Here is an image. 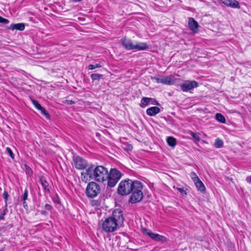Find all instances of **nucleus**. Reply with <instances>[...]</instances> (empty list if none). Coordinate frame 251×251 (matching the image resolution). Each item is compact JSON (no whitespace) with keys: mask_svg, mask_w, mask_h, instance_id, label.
<instances>
[{"mask_svg":"<svg viewBox=\"0 0 251 251\" xmlns=\"http://www.w3.org/2000/svg\"><path fill=\"white\" fill-rule=\"evenodd\" d=\"M223 141L222 140L218 138L216 139L215 141L214 146L216 148H221L223 147Z\"/></svg>","mask_w":251,"mask_h":251,"instance_id":"nucleus-24","label":"nucleus"},{"mask_svg":"<svg viewBox=\"0 0 251 251\" xmlns=\"http://www.w3.org/2000/svg\"><path fill=\"white\" fill-rule=\"evenodd\" d=\"M74 2H79L81 1L82 0H72Z\"/></svg>","mask_w":251,"mask_h":251,"instance_id":"nucleus-43","label":"nucleus"},{"mask_svg":"<svg viewBox=\"0 0 251 251\" xmlns=\"http://www.w3.org/2000/svg\"><path fill=\"white\" fill-rule=\"evenodd\" d=\"M149 104L159 105V103L154 99L147 97H143L141 100L140 106L142 108H145Z\"/></svg>","mask_w":251,"mask_h":251,"instance_id":"nucleus-9","label":"nucleus"},{"mask_svg":"<svg viewBox=\"0 0 251 251\" xmlns=\"http://www.w3.org/2000/svg\"><path fill=\"white\" fill-rule=\"evenodd\" d=\"M39 180L44 191L49 192L50 189L49 188V183L47 182L46 177L43 176H40L39 177Z\"/></svg>","mask_w":251,"mask_h":251,"instance_id":"nucleus-16","label":"nucleus"},{"mask_svg":"<svg viewBox=\"0 0 251 251\" xmlns=\"http://www.w3.org/2000/svg\"><path fill=\"white\" fill-rule=\"evenodd\" d=\"M45 208L47 210L50 211L52 209V206L51 205H50L49 204H46L45 205Z\"/></svg>","mask_w":251,"mask_h":251,"instance_id":"nucleus-36","label":"nucleus"},{"mask_svg":"<svg viewBox=\"0 0 251 251\" xmlns=\"http://www.w3.org/2000/svg\"><path fill=\"white\" fill-rule=\"evenodd\" d=\"M39 110L41 111V112H42V113L43 114H44L45 115V116L48 118V119H49L50 118V115L49 114V113L47 112V111H46V110L44 108V107H42V108L41 109H40Z\"/></svg>","mask_w":251,"mask_h":251,"instance_id":"nucleus-31","label":"nucleus"},{"mask_svg":"<svg viewBox=\"0 0 251 251\" xmlns=\"http://www.w3.org/2000/svg\"><path fill=\"white\" fill-rule=\"evenodd\" d=\"M138 180L132 181L127 179L122 180L119 184L117 192L122 196L127 195L130 194L135 188V184L140 183Z\"/></svg>","mask_w":251,"mask_h":251,"instance_id":"nucleus-3","label":"nucleus"},{"mask_svg":"<svg viewBox=\"0 0 251 251\" xmlns=\"http://www.w3.org/2000/svg\"><path fill=\"white\" fill-rule=\"evenodd\" d=\"M188 26L191 30L196 32L198 30L199 25L198 22L193 18H190L188 21Z\"/></svg>","mask_w":251,"mask_h":251,"instance_id":"nucleus-13","label":"nucleus"},{"mask_svg":"<svg viewBox=\"0 0 251 251\" xmlns=\"http://www.w3.org/2000/svg\"><path fill=\"white\" fill-rule=\"evenodd\" d=\"M9 23L8 20L3 18V17L0 16V23H2L3 24H8Z\"/></svg>","mask_w":251,"mask_h":251,"instance_id":"nucleus-35","label":"nucleus"},{"mask_svg":"<svg viewBox=\"0 0 251 251\" xmlns=\"http://www.w3.org/2000/svg\"><path fill=\"white\" fill-rule=\"evenodd\" d=\"M190 135L191 136L195 139L197 141H200V137L198 133H195L194 132H191Z\"/></svg>","mask_w":251,"mask_h":251,"instance_id":"nucleus-28","label":"nucleus"},{"mask_svg":"<svg viewBox=\"0 0 251 251\" xmlns=\"http://www.w3.org/2000/svg\"><path fill=\"white\" fill-rule=\"evenodd\" d=\"M160 112V108L157 106L151 107L147 109V114L150 116H153Z\"/></svg>","mask_w":251,"mask_h":251,"instance_id":"nucleus-14","label":"nucleus"},{"mask_svg":"<svg viewBox=\"0 0 251 251\" xmlns=\"http://www.w3.org/2000/svg\"><path fill=\"white\" fill-rule=\"evenodd\" d=\"M167 142L168 144L172 147H174L176 144V138L172 136H170L167 138Z\"/></svg>","mask_w":251,"mask_h":251,"instance_id":"nucleus-21","label":"nucleus"},{"mask_svg":"<svg viewBox=\"0 0 251 251\" xmlns=\"http://www.w3.org/2000/svg\"><path fill=\"white\" fill-rule=\"evenodd\" d=\"M122 174L118 170L115 168L111 169L108 172L107 185L110 187H114L119 180L121 178Z\"/></svg>","mask_w":251,"mask_h":251,"instance_id":"nucleus-4","label":"nucleus"},{"mask_svg":"<svg viewBox=\"0 0 251 251\" xmlns=\"http://www.w3.org/2000/svg\"><path fill=\"white\" fill-rule=\"evenodd\" d=\"M100 189L99 185L94 181L89 182L86 189V194L89 198H93L100 193Z\"/></svg>","mask_w":251,"mask_h":251,"instance_id":"nucleus-6","label":"nucleus"},{"mask_svg":"<svg viewBox=\"0 0 251 251\" xmlns=\"http://www.w3.org/2000/svg\"><path fill=\"white\" fill-rule=\"evenodd\" d=\"M216 119L222 123H225L226 122V119L225 117L221 113H217L216 115Z\"/></svg>","mask_w":251,"mask_h":251,"instance_id":"nucleus-22","label":"nucleus"},{"mask_svg":"<svg viewBox=\"0 0 251 251\" xmlns=\"http://www.w3.org/2000/svg\"><path fill=\"white\" fill-rule=\"evenodd\" d=\"M108 177V170L103 166L91 165L85 172L81 173V178L83 182L86 183L91 180L99 182H106Z\"/></svg>","mask_w":251,"mask_h":251,"instance_id":"nucleus-1","label":"nucleus"},{"mask_svg":"<svg viewBox=\"0 0 251 251\" xmlns=\"http://www.w3.org/2000/svg\"><path fill=\"white\" fill-rule=\"evenodd\" d=\"M75 102L74 101H72V100H70L69 101V102H68L69 104H74Z\"/></svg>","mask_w":251,"mask_h":251,"instance_id":"nucleus-42","label":"nucleus"},{"mask_svg":"<svg viewBox=\"0 0 251 251\" xmlns=\"http://www.w3.org/2000/svg\"><path fill=\"white\" fill-rule=\"evenodd\" d=\"M124 221L123 212L119 209L114 210L111 216L106 218L101 223V228L106 232L115 231L121 227Z\"/></svg>","mask_w":251,"mask_h":251,"instance_id":"nucleus-2","label":"nucleus"},{"mask_svg":"<svg viewBox=\"0 0 251 251\" xmlns=\"http://www.w3.org/2000/svg\"><path fill=\"white\" fill-rule=\"evenodd\" d=\"M32 103L34 105V106L39 110L41 109L42 106L39 103V102L36 100H32Z\"/></svg>","mask_w":251,"mask_h":251,"instance_id":"nucleus-29","label":"nucleus"},{"mask_svg":"<svg viewBox=\"0 0 251 251\" xmlns=\"http://www.w3.org/2000/svg\"><path fill=\"white\" fill-rule=\"evenodd\" d=\"M25 28V26L23 23L13 24L11 25L10 26L8 27V28L10 29H17L21 31L24 30Z\"/></svg>","mask_w":251,"mask_h":251,"instance_id":"nucleus-17","label":"nucleus"},{"mask_svg":"<svg viewBox=\"0 0 251 251\" xmlns=\"http://www.w3.org/2000/svg\"><path fill=\"white\" fill-rule=\"evenodd\" d=\"M142 231L144 235L150 237L154 240L156 233H152L150 229L145 228H143Z\"/></svg>","mask_w":251,"mask_h":251,"instance_id":"nucleus-20","label":"nucleus"},{"mask_svg":"<svg viewBox=\"0 0 251 251\" xmlns=\"http://www.w3.org/2000/svg\"><path fill=\"white\" fill-rule=\"evenodd\" d=\"M73 161L75 167L78 170H83L88 165L87 161L79 156L75 157Z\"/></svg>","mask_w":251,"mask_h":251,"instance_id":"nucleus-7","label":"nucleus"},{"mask_svg":"<svg viewBox=\"0 0 251 251\" xmlns=\"http://www.w3.org/2000/svg\"><path fill=\"white\" fill-rule=\"evenodd\" d=\"M9 195L6 191H4L3 193V197L5 202V208H7V200Z\"/></svg>","mask_w":251,"mask_h":251,"instance_id":"nucleus-26","label":"nucleus"},{"mask_svg":"<svg viewBox=\"0 0 251 251\" xmlns=\"http://www.w3.org/2000/svg\"><path fill=\"white\" fill-rule=\"evenodd\" d=\"M102 77V75L98 74H93L91 75V78L93 80H100Z\"/></svg>","mask_w":251,"mask_h":251,"instance_id":"nucleus-25","label":"nucleus"},{"mask_svg":"<svg viewBox=\"0 0 251 251\" xmlns=\"http://www.w3.org/2000/svg\"><path fill=\"white\" fill-rule=\"evenodd\" d=\"M142 189L143 185L141 182L135 184V188L131 192L132 195L129 200L131 203H136L142 200L143 197Z\"/></svg>","mask_w":251,"mask_h":251,"instance_id":"nucleus-5","label":"nucleus"},{"mask_svg":"<svg viewBox=\"0 0 251 251\" xmlns=\"http://www.w3.org/2000/svg\"><path fill=\"white\" fill-rule=\"evenodd\" d=\"M246 180L247 182H250L251 183V176L247 177L246 178Z\"/></svg>","mask_w":251,"mask_h":251,"instance_id":"nucleus-40","label":"nucleus"},{"mask_svg":"<svg viewBox=\"0 0 251 251\" xmlns=\"http://www.w3.org/2000/svg\"><path fill=\"white\" fill-rule=\"evenodd\" d=\"M23 206L25 209H28V205L25 201H23Z\"/></svg>","mask_w":251,"mask_h":251,"instance_id":"nucleus-39","label":"nucleus"},{"mask_svg":"<svg viewBox=\"0 0 251 251\" xmlns=\"http://www.w3.org/2000/svg\"><path fill=\"white\" fill-rule=\"evenodd\" d=\"M194 183L199 191L201 192H204L205 191V186L200 179Z\"/></svg>","mask_w":251,"mask_h":251,"instance_id":"nucleus-18","label":"nucleus"},{"mask_svg":"<svg viewBox=\"0 0 251 251\" xmlns=\"http://www.w3.org/2000/svg\"><path fill=\"white\" fill-rule=\"evenodd\" d=\"M155 79L156 82L158 83L172 85L175 83V79L174 77L171 75L162 77L161 78H156Z\"/></svg>","mask_w":251,"mask_h":251,"instance_id":"nucleus-10","label":"nucleus"},{"mask_svg":"<svg viewBox=\"0 0 251 251\" xmlns=\"http://www.w3.org/2000/svg\"><path fill=\"white\" fill-rule=\"evenodd\" d=\"M133 149L132 146L131 145H127L126 150L127 151H131Z\"/></svg>","mask_w":251,"mask_h":251,"instance_id":"nucleus-38","label":"nucleus"},{"mask_svg":"<svg viewBox=\"0 0 251 251\" xmlns=\"http://www.w3.org/2000/svg\"><path fill=\"white\" fill-rule=\"evenodd\" d=\"M142 231L144 235L150 237L154 240L156 233H152L150 229L145 228H143Z\"/></svg>","mask_w":251,"mask_h":251,"instance_id":"nucleus-19","label":"nucleus"},{"mask_svg":"<svg viewBox=\"0 0 251 251\" xmlns=\"http://www.w3.org/2000/svg\"><path fill=\"white\" fill-rule=\"evenodd\" d=\"M223 3L232 8H240L238 2L236 0H221Z\"/></svg>","mask_w":251,"mask_h":251,"instance_id":"nucleus-11","label":"nucleus"},{"mask_svg":"<svg viewBox=\"0 0 251 251\" xmlns=\"http://www.w3.org/2000/svg\"><path fill=\"white\" fill-rule=\"evenodd\" d=\"M7 212V208H5L3 210V213L0 215V221L4 219V216L6 215Z\"/></svg>","mask_w":251,"mask_h":251,"instance_id":"nucleus-34","label":"nucleus"},{"mask_svg":"<svg viewBox=\"0 0 251 251\" xmlns=\"http://www.w3.org/2000/svg\"><path fill=\"white\" fill-rule=\"evenodd\" d=\"M6 151L9 154V156L11 157V158L14 159V155L10 148L7 147L6 148Z\"/></svg>","mask_w":251,"mask_h":251,"instance_id":"nucleus-32","label":"nucleus"},{"mask_svg":"<svg viewBox=\"0 0 251 251\" xmlns=\"http://www.w3.org/2000/svg\"><path fill=\"white\" fill-rule=\"evenodd\" d=\"M154 240L156 241H161L164 242L166 241V238L165 237L162 235L156 233Z\"/></svg>","mask_w":251,"mask_h":251,"instance_id":"nucleus-23","label":"nucleus"},{"mask_svg":"<svg viewBox=\"0 0 251 251\" xmlns=\"http://www.w3.org/2000/svg\"><path fill=\"white\" fill-rule=\"evenodd\" d=\"M177 190L183 195H187L186 192L182 188H179L177 189Z\"/></svg>","mask_w":251,"mask_h":251,"instance_id":"nucleus-37","label":"nucleus"},{"mask_svg":"<svg viewBox=\"0 0 251 251\" xmlns=\"http://www.w3.org/2000/svg\"><path fill=\"white\" fill-rule=\"evenodd\" d=\"M101 67V65L100 64H96V65L90 64L88 66V69L89 70H93L95 68H100Z\"/></svg>","mask_w":251,"mask_h":251,"instance_id":"nucleus-33","label":"nucleus"},{"mask_svg":"<svg viewBox=\"0 0 251 251\" xmlns=\"http://www.w3.org/2000/svg\"><path fill=\"white\" fill-rule=\"evenodd\" d=\"M123 46L127 50H134L135 44H133L130 39H124L122 40Z\"/></svg>","mask_w":251,"mask_h":251,"instance_id":"nucleus-12","label":"nucleus"},{"mask_svg":"<svg viewBox=\"0 0 251 251\" xmlns=\"http://www.w3.org/2000/svg\"><path fill=\"white\" fill-rule=\"evenodd\" d=\"M41 213L42 214H43L44 215H47V212L45 210H42L41 211Z\"/></svg>","mask_w":251,"mask_h":251,"instance_id":"nucleus-41","label":"nucleus"},{"mask_svg":"<svg viewBox=\"0 0 251 251\" xmlns=\"http://www.w3.org/2000/svg\"><path fill=\"white\" fill-rule=\"evenodd\" d=\"M134 50H144L149 49V46L145 43L138 42L135 44Z\"/></svg>","mask_w":251,"mask_h":251,"instance_id":"nucleus-15","label":"nucleus"},{"mask_svg":"<svg viewBox=\"0 0 251 251\" xmlns=\"http://www.w3.org/2000/svg\"><path fill=\"white\" fill-rule=\"evenodd\" d=\"M181 89L183 92H187L198 86V83L195 80H187L182 83L180 85Z\"/></svg>","mask_w":251,"mask_h":251,"instance_id":"nucleus-8","label":"nucleus"},{"mask_svg":"<svg viewBox=\"0 0 251 251\" xmlns=\"http://www.w3.org/2000/svg\"><path fill=\"white\" fill-rule=\"evenodd\" d=\"M190 176L194 182L200 179L197 174L194 172L191 173Z\"/></svg>","mask_w":251,"mask_h":251,"instance_id":"nucleus-27","label":"nucleus"},{"mask_svg":"<svg viewBox=\"0 0 251 251\" xmlns=\"http://www.w3.org/2000/svg\"><path fill=\"white\" fill-rule=\"evenodd\" d=\"M28 197V191L27 189H25L24 191V194L23 195L22 197V200L23 201H25Z\"/></svg>","mask_w":251,"mask_h":251,"instance_id":"nucleus-30","label":"nucleus"}]
</instances>
